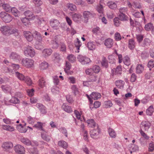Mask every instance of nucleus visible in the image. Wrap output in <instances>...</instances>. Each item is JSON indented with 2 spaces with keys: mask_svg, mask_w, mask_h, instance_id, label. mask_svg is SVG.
<instances>
[{
  "mask_svg": "<svg viewBox=\"0 0 154 154\" xmlns=\"http://www.w3.org/2000/svg\"><path fill=\"white\" fill-rule=\"evenodd\" d=\"M0 30L2 33L7 36L12 34L17 35L18 34V30L15 29H12L8 26H3L1 27Z\"/></svg>",
  "mask_w": 154,
  "mask_h": 154,
  "instance_id": "1",
  "label": "nucleus"
},
{
  "mask_svg": "<svg viewBox=\"0 0 154 154\" xmlns=\"http://www.w3.org/2000/svg\"><path fill=\"white\" fill-rule=\"evenodd\" d=\"M0 17L6 23L10 22L12 20V17L11 15L5 12H2L0 13Z\"/></svg>",
  "mask_w": 154,
  "mask_h": 154,
  "instance_id": "2",
  "label": "nucleus"
},
{
  "mask_svg": "<svg viewBox=\"0 0 154 154\" xmlns=\"http://www.w3.org/2000/svg\"><path fill=\"white\" fill-rule=\"evenodd\" d=\"M34 61L31 59L25 58L23 59L22 63L24 66L27 68H31L33 66Z\"/></svg>",
  "mask_w": 154,
  "mask_h": 154,
  "instance_id": "3",
  "label": "nucleus"
},
{
  "mask_svg": "<svg viewBox=\"0 0 154 154\" xmlns=\"http://www.w3.org/2000/svg\"><path fill=\"white\" fill-rule=\"evenodd\" d=\"M26 56L32 57L35 56V52L34 49L31 46L28 47L24 51Z\"/></svg>",
  "mask_w": 154,
  "mask_h": 154,
  "instance_id": "4",
  "label": "nucleus"
},
{
  "mask_svg": "<svg viewBox=\"0 0 154 154\" xmlns=\"http://www.w3.org/2000/svg\"><path fill=\"white\" fill-rule=\"evenodd\" d=\"M100 132V130L97 126L96 129H94L90 131V134L92 138L97 139L99 137Z\"/></svg>",
  "mask_w": 154,
  "mask_h": 154,
  "instance_id": "5",
  "label": "nucleus"
},
{
  "mask_svg": "<svg viewBox=\"0 0 154 154\" xmlns=\"http://www.w3.org/2000/svg\"><path fill=\"white\" fill-rule=\"evenodd\" d=\"M83 16L86 20H88L89 18L93 17L95 16V14L91 11H85L83 12Z\"/></svg>",
  "mask_w": 154,
  "mask_h": 154,
  "instance_id": "6",
  "label": "nucleus"
},
{
  "mask_svg": "<svg viewBox=\"0 0 154 154\" xmlns=\"http://www.w3.org/2000/svg\"><path fill=\"white\" fill-rule=\"evenodd\" d=\"M77 58L78 61L83 65L88 64L91 61L90 58L81 55H79Z\"/></svg>",
  "mask_w": 154,
  "mask_h": 154,
  "instance_id": "7",
  "label": "nucleus"
},
{
  "mask_svg": "<svg viewBox=\"0 0 154 154\" xmlns=\"http://www.w3.org/2000/svg\"><path fill=\"white\" fill-rule=\"evenodd\" d=\"M112 76L115 75H121L122 73V66L121 65L117 66L116 68L112 70Z\"/></svg>",
  "mask_w": 154,
  "mask_h": 154,
  "instance_id": "8",
  "label": "nucleus"
},
{
  "mask_svg": "<svg viewBox=\"0 0 154 154\" xmlns=\"http://www.w3.org/2000/svg\"><path fill=\"white\" fill-rule=\"evenodd\" d=\"M14 149L17 153L23 154L25 152V149L24 147L20 144H17L14 147Z\"/></svg>",
  "mask_w": 154,
  "mask_h": 154,
  "instance_id": "9",
  "label": "nucleus"
},
{
  "mask_svg": "<svg viewBox=\"0 0 154 154\" xmlns=\"http://www.w3.org/2000/svg\"><path fill=\"white\" fill-rule=\"evenodd\" d=\"M9 57L10 59L14 61L18 62L21 60L20 56L15 52H12L9 55Z\"/></svg>",
  "mask_w": 154,
  "mask_h": 154,
  "instance_id": "10",
  "label": "nucleus"
},
{
  "mask_svg": "<svg viewBox=\"0 0 154 154\" xmlns=\"http://www.w3.org/2000/svg\"><path fill=\"white\" fill-rule=\"evenodd\" d=\"M151 124L148 122L146 121H143L140 125V129L143 128L145 131H147L149 128Z\"/></svg>",
  "mask_w": 154,
  "mask_h": 154,
  "instance_id": "11",
  "label": "nucleus"
},
{
  "mask_svg": "<svg viewBox=\"0 0 154 154\" xmlns=\"http://www.w3.org/2000/svg\"><path fill=\"white\" fill-rule=\"evenodd\" d=\"M25 37L29 41L31 42L33 38V34L29 31H25L24 32Z\"/></svg>",
  "mask_w": 154,
  "mask_h": 154,
  "instance_id": "12",
  "label": "nucleus"
},
{
  "mask_svg": "<svg viewBox=\"0 0 154 154\" xmlns=\"http://www.w3.org/2000/svg\"><path fill=\"white\" fill-rule=\"evenodd\" d=\"M33 36L36 40V42H40L42 41V38L40 34L35 31L33 33Z\"/></svg>",
  "mask_w": 154,
  "mask_h": 154,
  "instance_id": "13",
  "label": "nucleus"
},
{
  "mask_svg": "<svg viewBox=\"0 0 154 154\" xmlns=\"http://www.w3.org/2000/svg\"><path fill=\"white\" fill-rule=\"evenodd\" d=\"M61 107L63 110L67 112L70 113L73 111L71 107L70 106H69L66 103H63Z\"/></svg>",
  "mask_w": 154,
  "mask_h": 154,
  "instance_id": "14",
  "label": "nucleus"
},
{
  "mask_svg": "<svg viewBox=\"0 0 154 154\" xmlns=\"http://www.w3.org/2000/svg\"><path fill=\"white\" fill-rule=\"evenodd\" d=\"M72 17L74 21L77 22L81 20L82 16L79 14L75 13H73L72 14Z\"/></svg>",
  "mask_w": 154,
  "mask_h": 154,
  "instance_id": "15",
  "label": "nucleus"
},
{
  "mask_svg": "<svg viewBox=\"0 0 154 154\" xmlns=\"http://www.w3.org/2000/svg\"><path fill=\"white\" fill-rule=\"evenodd\" d=\"M36 106L39 109L40 112L43 114H45L47 112L45 107L42 104L37 103Z\"/></svg>",
  "mask_w": 154,
  "mask_h": 154,
  "instance_id": "16",
  "label": "nucleus"
},
{
  "mask_svg": "<svg viewBox=\"0 0 154 154\" xmlns=\"http://www.w3.org/2000/svg\"><path fill=\"white\" fill-rule=\"evenodd\" d=\"M24 15L29 20H34L35 18V16L33 15L32 12L30 11H27L24 13Z\"/></svg>",
  "mask_w": 154,
  "mask_h": 154,
  "instance_id": "17",
  "label": "nucleus"
},
{
  "mask_svg": "<svg viewBox=\"0 0 154 154\" xmlns=\"http://www.w3.org/2000/svg\"><path fill=\"white\" fill-rule=\"evenodd\" d=\"M2 146L3 148L5 149H7L12 148L13 145L12 143L10 142H8L3 143Z\"/></svg>",
  "mask_w": 154,
  "mask_h": 154,
  "instance_id": "18",
  "label": "nucleus"
},
{
  "mask_svg": "<svg viewBox=\"0 0 154 154\" xmlns=\"http://www.w3.org/2000/svg\"><path fill=\"white\" fill-rule=\"evenodd\" d=\"M52 52V51L51 49H45L42 51V54L43 56L46 57L50 56Z\"/></svg>",
  "mask_w": 154,
  "mask_h": 154,
  "instance_id": "19",
  "label": "nucleus"
},
{
  "mask_svg": "<svg viewBox=\"0 0 154 154\" xmlns=\"http://www.w3.org/2000/svg\"><path fill=\"white\" fill-rule=\"evenodd\" d=\"M50 24L52 27L56 29L59 25L60 23L58 20H51L50 21Z\"/></svg>",
  "mask_w": 154,
  "mask_h": 154,
  "instance_id": "20",
  "label": "nucleus"
},
{
  "mask_svg": "<svg viewBox=\"0 0 154 154\" xmlns=\"http://www.w3.org/2000/svg\"><path fill=\"white\" fill-rule=\"evenodd\" d=\"M1 88L3 91L5 93L10 92L11 90V87L8 85H2Z\"/></svg>",
  "mask_w": 154,
  "mask_h": 154,
  "instance_id": "21",
  "label": "nucleus"
},
{
  "mask_svg": "<svg viewBox=\"0 0 154 154\" xmlns=\"http://www.w3.org/2000/svg\"><path fill=\"white\" fill-rule=\"evenodd\" d=\"M90 97L94 100H97L100 98L101 95L100 93L96 92H92L90 95Z\"/></svg>",
  "mask_w": 154,
  "mask_h": 154,
  "instance_id": "22",
  "label": "nucleus"
},
{
  "mask_svg": "<svg viewBox=\"0 0 154 154\" xmlns=\"http://www.w3.org/2000/svg\"><path fill=\"white\" fill-rule=\"evenodd\" d=\"M115 83L118 88L120 89H123V88L125 84V82L124 81L121 80H117L115 82Z\"/></svg>",
  "mask_w": 154,
  "mask_h": 154,
  "instance_id": "23",
  "label": "nucleus"
},
{
  "mask_svg": "<svg viewBox=\"0 0 154 154\" xmlns=\"http://www.w3.org/2000/svg\"><path fill=\"white\" fill-rule=\"evenodd\" d=\"M113 41L111 38H108L105 41L104 44L105 46L108 48H110L113 44Z\"/></svg>",
  "mask_w": 154,
  "mask_h": 154,
  "instance_id": "24",
  "label": "nucleus"
},
{
  "mask_svg": "<svg viewBox=\"0 0 154 154\" xmlns=\"http://www.w3.org/2000/svg\"><path fill=\"white\" fill-rule=\"evenodd\" d=\"M38 84L39 86L42 88L46 86V84L44 78L42 77L39 79Z\"/></svg>",
  "mask_w": 154,
  "mask_h": 154,
  "instance_id": "25",
  "label": "nucleus"
},
{
  "mask_svg": "<svg viewBox=\"0 0 154 154\" xmlns=\"http://www.w3.org/2000/svg\"><path fill=\"white\" fill-rule=\"evenodd\" d=\"M20 141L24 144L27 146L30 145L31 144V141L27 138L22 137L20 139Z\"/></svg>",
  "mask_w": 154,
  "mask_h": 154,
  "instance_id": "26",
  "label": "nucleus"
},
{
  "mask_svg": "<svg viewBox=\"0 0 154 154\" xmlns=\"http://www.w3.org/2000/svg\"><path fill=\"white\" fill-rule=\"evenodd\" d=\"M87 46L89 50H92L95 49L96 44L94 42H89L87 44Z\"/></svg>",
  "mask_w": 154,
  "mask_h": 154,
  "instance_id": "27",
  "label": "nucleus"
},
{
  "mask_svg": "<svg viewBox=\"0 0 154 154\" xmlns=\"http://www.w3.org/2000/svg\"><path fill=\"white\" fill-rule=\"evenodd\" d=\"M2 128L4 130L9 131H13L14 130L13 127L8 125H3Z\"/></svg>",
  "mask_w": 154,
  "mask_h": 154,
  "instance_id": "28",
  "label": "nucleus"
},
{
  "mask_svg": "<svg viewBox=\"0 0 154 154\" xmlns=\"http://www.w3.org/2000/svg\"><path fill=\"white\" fill-rule=\"evenodd\" d=\"M86 122L89 127L93 128L95 126L96 123L93 119H88L87 120Z\"/></svg>",
  "mask_w": 154,
  "mask_h": 154,
  "instance_id": "29",
  "label": "nucleus"
},
{
  "mask_svg": "<svg viewBox=\"0 0 154 154\" xmlns=\"http://www.w3.org/2000/svg\"><path fill=\"white\" fill-rule=\"evenodd\" d=\"M41 137L42 139L47 142L50 141L51 139V136L47 135L46 134L42 133L41 134Z\"/></svg>",
  "mask_w": 154,
  "mask_h": 154,
  "instance_id": "30",
  "label": "nucleus"
},
{
  "mask_svg": "<svg viewBox=\"0 0 154 154\" xmlns=\"http://www.w3.org/2000/svg\"><path fill=\"white\" fill-rule=\"evenodd\" d=\"M49 66V64L45 61L42 62L39 65L40 68L41 69L44 70L47 68Z\"/></svg>",
  "mask_w": 154,
  "mask_h": 154,
  "instance_id": "31",
  "label": "nucleus"
},
{
  "mask_svg": "<svg viewBox=\"0 0 154 154\" xmlns=\"http://www.w3.org/2000/svg\"><path fill=\"white\" fill-rule=\"evenodd\" d=\"M11 11L15 17H18L20 15V12L15 7L11 8Z\"/></svg>",
  "mask_w": 154,
  "mask_h": 154,
  "instance_id": "32",
  "label": "nucleus"
},
{
  "mask_svg": "<svg viewBox=\"0 0 154 154\" xmlns=\"http://www.w3.org/2000/svg\"><path fill=\"white\" fill-rule=\"evenodd\" d=\"M53 60L56 62H58L60 60V55L58 53H55L54 54L52 57Z\"/></svg>",
  "mask_w": 154,
  "mask_h": 154,
  "instance_id": "33",
  "label": "nucleus"
},
{
  "mask_svg": "<svg viewBox=\"0 0 154 154\" xmlns=\"http://www.w3.org/2000/svg\"><path fill=\"white\" fill-rule=\"evenodd\" d=\"M15 74L16 76L19 80L21 81L25 80V77L23 74L19 72H15Z\"/></svg>",
  "mask_w": 154,
  "mask_h": 154,
  "instance_id": "34",
  "label": "nucleus"
},
{
  "mask_svg": "<svg viewBox=\"0 0 154 154\" xmlns=\"http://www.w3.org/2000/svg\"><path fill=\"white\" fill-rule=\"evenodd\" d=\"M107 5L110 8L112 9H115L117 7L116 4L112 1L108 2L107 3Z\"/></svg>",
  "mask_w": 154,
  "mask_h": 154,
  "instance_id": "35",
  "label": "nucleus"
},
{
  "mask_svg": "<svg viewBox=\"0 0 154 154\" xmlns=\"http://www.w3.org/2000/svg\"><path fill=\"white\" fill-rule=\"evenodd\" d=\"M58 145L64 149H66L68 146V144L66 142L63 140H60L58 143Z\"/></svg>",
  "mask_w": 154,
  "mask_h": 154,
  "instance_id": "36",
  "label": "nucleus"
},
{
  "mask_svg": "<svg viewBox=\"0 0 154 154\" xmlns=\"http://www.w3.org/2000/svg\"><path fill=\"white\" fill-rule=\"evenodd\" d=\"M3 9L7 12H11V7L10 5L8 3L4 4L2 5Z\"/></svg>",
  "mask_w": 154,
  "mask_h": 154,
  "instance_id": "37",
  "label": "nucleus"
},
{
  "mask_svg": "<svg viewBox=\"0 0 154 154\" xmlns=\"http://www.w3.org/2000/svg\"><path fill=\"white\" fill-rule=\"evenodd\" d=\"M68 8L72 11H75L76 10V6L73 4L68 3L66 5Z\"/></svg>",
  "mask_w": 154,
  "mask_h": 154,
  "instance_id": "38",
  "label": "nucleus"
},
{
  "mask_svg": "<svg viewBox=\"0 0 154 154\" xmlns=\"http://www.w3.org/2000/svg\"><path fill=\"white\" fill-rule=\"evenodd\" d=\"M135 42L133 39H130L128 42V47L131 50L133 49L135 47Z\"/></svg>",
  "mask_w": 154,
  "mask_h": 154,
  "instance_id": "39",
  "label": "nucleus"
},
{
  "mask_svg": "<svg viewBox=\"0 0 154 154\" xmlns=\"http://www.w3.org/2000/svg\"><path fill=\"white\" fill-rule=\"evenodd\" d=\"M120 20L122 21H126L127 20L128 17L123 13H120L119 14L118 17Z\"/></svg>",
  "mask_w": 154,
  "mask_h": 154,
  "instance_id": "40",
  "label": "nucleus"
},
{
  "mask_svg": "<svg viewBox=\"0 0 154 154\" xmlns=\"http://www.w3.org/2000/svg\"><path fill=\"white\" fill-rule=\"evenodd\" d=\"M101 64L103 66L106 68L108 66V63L105 57H103Z\"/></svg>",
  "mask_w": 154,
  "mask_h": 154,
  "instance_id": "41",
  "label": "nucleus"
},
{
  "mask_svg": "<svg viewBox=\"0 0 154 154\" xmlns=\"http://www.w3.org/2000/svg\"><path fill=\"white\" fill-rule=\"evenodd\" d=\"M108 132L109 136L112 138H115L116 136V133L115 131L112 128H109Z\"/></svg>",
  "mask_w": 154,
  "mask_h": 154,
  "instance_id": "42",
  "label": "nucleus"
},
{
  "mask_svg": "<svg viewBox=\"0 0 154 154\" xmlns=\"http://www.w3.org/2000/svg\"><path fill=\"white\" fill-rule=\"evenodd\" d=\"M77 41L75 42V45L77 49V52L79 53V50L80 49V48L81 46L82 43L78 38H77Z\"/></svg>",
  "mask_w": 154,
  "mask_h": 154,
  "instance_id": "43",
  "label": "nucleus"
},
{
  "mask_svg": "<svg viewBox=\"0 0 154 154\" xmlns=\"http://www.w3.org/2000/svg\"><path fill=\"white\" fill-rule=\"evenodd\" d=\"M154 111V109L152 106H150L146 110V114L149 116H151Z\"/></svg>",
  "mask_w": 154,
  "mask_h": 154,
  "instance_id": "44",
  "label": "nucleus"
},
{
  "mask_svg": "<svg viewBox=\"0 0 154 154\" xmlns=\"http://www.w3.org/2000/svg\"><path fill=\"white\" fill-rule=\"evenodd\" d=\"M123 62L124 64L127 66H129L131 63L130 58L128 56H126L124 58Z\"/></svg>",
  "mask_w": 154,
  "mask_h": 154,
  "instance_id": "45",
  "label": "nucleus"
},
{
  "mask_svg": "<svg viewBox=\"0 0 154 154\" xmlns=\"http://www.w3.org/2000/svg\"><path fill=\"white\" fill-rule=\"evenodd\" d=\"M144 70V67L141 64L138 65L136 67V72L140 73Z\"/></svg>",
  "mask_w": 154,
  "mask_h": 154,
  "instance_id": "46",
  "label": "nucleus"
},
{
  "mask_svg": "<svg viewBox=\"0 0 154 154\" xmlns=\"http://www.w3.org/2000/svg\"><path fill=\"white\" fill-rule=\"evenodd\" d=\"M60 51L62 52H66V47L65 44L63 42L60 43Z\"/></svg>",
  "mask_w": 154,
  "mask_h": 154,
  "instance_id": "47",
  "label": "nucleus"
},
{
  "mask_svg": "<svg viewBox=\"0 0 154 154\" xmlns=\"http://www.w3.org/2000/svg\"><path fill=\"white\" fill-rule=\"evenodd\" d=\"M51 91L54 94L58 93L60 91L59 88L56 86H53L51 88Z\"/></svg>",
  "mask_w": 154,
  "mask_h": 154,
  "instance_id": "48",
  "label": "nucleus"
},
{
  "mask_svg": "<svg viewBox=\"0 0 154 154\" xmlns=\"http://www.w3.org/2000/svg\"><path fill=\"white\" fill-rule=\"evenodd\" d=\"M30 20H29V19L26 17L21 19L22 22L26 26L28 25L29 23V21Z\"/></svg>",
  "mask_w": 154,
  "mask_h": 154,
  "instance_id": "49",
  "label": "nucleus"
},
{
  "mask_svg": "<svg viewBox=\"0 0 154 154\" xmlns=\"http://www.w3.org/2000/svg\"><path fill=\"white\" fill-rule=\"evenodd\" d=\"M147 66L150 70L152 68L154 67V60H150L148 63Z\"/></svg>",
  "mask_w": 154,
  "mask_h": 154,
  "instance_id": "50",
  "label": "nucleus"
},
{
  "mask_svg": "<svg viewBox=\"0 0 154 154\" xmlns=\"http://www.w3.org/2000/svg\"><path fill=\"white\" fill-rule=\"evenodd\" d=\"M35 47L37 49L40 50L42 49L43 48L42 42H36Z\"/></svg>",
  "mask_w": 154,
  "mask_h": 154,
  "instance_id": "51",
  "label": "nucleus"
},
{
  "mask_svg": "<svg viewBox=\"0 0 154 154\" xmlns=\"http://www.w3.org/2000/svg\"><path fill=\"white\" fill-rule=\"evenodd\" d=\"M43 125V124L40 122H37V123L35 125L34 127L39 129L41 131H44V130L43 129V128H42Z\"/></svg>",
  "mask_w": 154,
  "mask_h": 154,
  "instance_id": "52",
  "label": "nucleus"
},
{
  "mask_svg": "<svg viewBox=\"0 0 154 154\" xmlns=\"http://www.w3.org/2000/svg\"><path fill=\"white\" fill-rule=\"evenodd\" d=\"M92 70L94 72L97 73L100 71V67L97 65H94L92 67Z\"/></svg>",
  "mask_w": 154,
  "mask_h": 154,
  "instance_id": "53",
  "label": "nucleus"
},
{
  "mask_svg": "<svg viewBox=\"0 0 154 154\" xmlns=\"http://www.w3.org/2000/svg\"><path fill=\"white\" fill-rule=\"evenodd\" d=\"M20 101L16 97H13L10 100V102L14 104H17L19 103Z\"/></svg>",
  "mask_w": 154,
  "mask_h": 154,
  "instance_id": "54",
  "label": "nucleus"
},
{
  "mask_svg": "<svg viewBox=\"0 0 154 154\" xmlns=\"http://www.w3.org/2000/svg\"><path fill=\"white\" fill-rule=\"evenodd\" d=\"M151 41L150 39L148 38H145L143 41V46H146L149 45L151 43Z\"/></svg>",
  "mask_w": 154,
  "mask_h": 154,
  "instance_id": "55",
  "label": "nucleus"
},
{
  "mask_svg": "<svg viewBox=\"0 0 154 154\" xmlns=\"http://www.w3.org/2000/svg\"><path fill=\"white\" fill-rule=\"evenodd\" d=\"M71 89L72 92L74 93V95L75 96L78 93V91L76 85H73L71 87Z\"/></svg>",
  "mask_w": 154,
  "mask_h": 154,
  "instance_id": "56",
  "label": "nucleus"
},
{
  "mask_svg": "<svg viewBox=\"0 0 154 154\" xmlns=\"http://www.w3.org/2000/svg\"><path fill=\"white\" fill-rule=\"evenodd\" d=\"M97 11L100 13L103 14V6L101 4L97 5Z\"/></svg>",
  "mask_w": 154,
  "mask_h": 154,
  "instance_id": "57",
  "label": "nucleus"
},
{
  "mask_svg": "<svg viewBox=\"0 0 154 154\" xmlns=\"http://www.w3.org/2000/svg\"><path fill=\"white\" fill-rule=\"evenodd\" d=\"M139 132L141 134V136L145 139L148 140L149 137L142 130V129H140Z\"/></svg>",
  "mask_w": 154,
  "mask_h": 154,
  "instance_id": "58",
  "label": "nucleus"
},
{
  "mask_svg": "<svg viewBox=\"0 0 154 154\" xmlns=\"http://www.w3.org/2000/svg\"><path fill=\"white\" fill-rule=\"evenodd\" d=\"M26 83L29 86L31 85L32 84V82L31 79L29 77H25V80H24Z\"/></svg>",
  "mask_w": 154,
  "mask_h": 154,
  "instance_id": "59",
  "label": "nucleus"
},
{
  "mask_svg": "<svg viewBox=\"0 0 154 154\" xmlns=\"http://www.w3.org/2000/svg\"><path fill=\"white\" fill-rule=\"evenodd\" d=\"M119 20L118 17H116L114 19L113 21L114 24L116 26H119L121 23Z\"/></svg>",
  "mask_w": 154,
  "mask_h": 154,
  "instance_id": "60",
  "label": "nucleus"
},
{
  "mask_svg": "<svg viewBox=\"0 0 154 154\" xmlns=\"http://www.w3.org/2000/svg\"><path fill=\"white\" fill-rule=\"evenodd\" d=\"M29 152L32 154H39L37 148H33L29 150Z\"/></svg>",
  "mask_w": 154,
  "mask_h": 154,
  "instance_id": "61",
  "label": "nucleus"
},
{
  "mask_svg": "<svg viewBox=\"0 0 154 154\" xmlns=\"http://www.w3.org/2000/svg\"><path fill=\"white\" fill-rule=\"evenodd\" d=\"M152 26V24L151 23H149L145 25V28L146 30L148 31L151 29Z\"/></svg>",
  "mask_w": 154,
  "mask_h": 154,
  "instance_id": "62",
  "label": "nucleus"
},
{
  "mask_svg": "<svg viewBox=\"0 0 154 154\" xmlns=\"http://www.w3.org/2000/svg\"><path fill=\"white\" fill-rule=\"evenodd\" d=\"M112 105V102L110 100H108L105 102V106L106 108H107L111 107Z\"/></svg>",
  "mask_w": 154,
  "mask_h": 154,
  "instance_id": "63",
  "label": "nucleus"
},
{
  "mask_svg": "<svg viewBox=\"0 0 154 154\" xmlns=\"http://www.w3.org/2000/svg\"><path fill=\"white\" fill-rule=\"evenodd\" d=\"M67 58L69 61L72 62H74L75 59V57L72 54H70L68 56Z\"/></svg>",
  "mask_w": 154,
  "mask_h": 154,
  "instance_id": "64",
  "label": "nucleus"
}]
</instances>
